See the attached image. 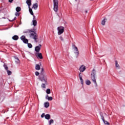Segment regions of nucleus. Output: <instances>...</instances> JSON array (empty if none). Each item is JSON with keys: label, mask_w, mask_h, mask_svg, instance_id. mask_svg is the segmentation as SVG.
<instances>
[{"label": "nucleus", "mask_w": 125, "mask_h": 125, "mask_svg": "<svg viewBox=\"0 0 125 125\" xmlns=\"http://www.w3.org/2000/svg\"><path fill=\"white\" fill-rule=\"evenodd\" d=\"M23 33V34H28V35H29L30 38L34 40L35 42H39V37L36 32L31 29H27L24 31Z\"/></svg>", "instance_id": "obj_1"}, {"label": "nucleus", "mask_w": 125, "mask_h": 125, "mask_svg": "<svg viewBox=\"0 0 125 125\" xmlns=\"http://www.w3.org/2000/svg\"><path fill=\"white\" fill-rule=\"evenodd\" d=\"M39 79L40 81L42 82V83H45V84H47V75L43 71V68H42L41 72L40 73Z\"/></svg>", "instance_id": "obj_2"}, {"label": "nucleus", "mask_w": 125, "mask_h": 125, "mask_svg": "<svg viewBox=\"0 0 125 125\" xmlns=\"http://www.w3.org/2000/svg\"><path fill=\"white\" fill-rule=\"evenodd\" d=\"M95 75H96V71L95 69H93L92 73L91 74V79L92 82L95 85V86H97V83L96 82V79H95Z\"/></svg>", "instance_id": "obj_3"}, {"label": "nucleus", "mask_w": 125, "mask_h": 125, "mask_svg": "<svg viewBox=\"0 0 125 125\" xmlns=\"http://www.w3.org/2000/svg\"><path fill=\"white\" fill-rule=\"evenodd\" d=\"M54 3V11L55 12H57L58 11V0H53Z\"/></svg>", "instance_id": "obj_4"}, {"label": "nucleus", "mask_w": 125, "mask_h": 125, "mask_svg": "<svg viewBox=\"0 0 125 125\" xmlns=\"http://www.w3.org/2000/svg\"><path fill=\"white\" fill-rule=\"evenodd\" d=\"M65 28L63 26H59L57 28V30L58 31V35L59 36H60V35H62L63 33H64V29Z\"/></svg>", "instance_id": "obj_5"}, {"label": "nucleus", "mask_w": 125, "mask_h": 125, "mask_svg": "<svg viewBox=\"0 0 125 125\" xmlns=\"http://www.w3.org/2000/svg\"><path fill=\"white\" fill-rule=\"evenodd\" d=\"M21 40L24 42V43H28L29 42V41L28 39H26V37L24 35L21 37Z\"/></svg>", "instance_id": "obj_6"}, {"label": "nucleus", "mask_w": 125, "mask_h": 125, "mask_svg": "<svg viewBox=\"0 0 125 125\" xmlns=\"http://www.w3.org/2000/svg\"><path fill=\"white\" fill-rule=\"evenodd\" d=\"M86 68L85 67V66L82 65L80 66V67L79 68V71L81 72V73H83L84 71H85V70H86Z\"/></svg>", "instance_id": "obj_7"}, {"label": "nucleus", "mask_w": 125, "mask_h": 125, "mask_svg": "<svg viewBox=\"0 0 125 125\" xmlns=\"http://www.w3.org/2000/svg\"><path fill=\"white\" fill-rule=\"evenodd\" d=\"M42 47V44H39V46H37L35 48V51L37 53H39L40 52V51L41 50V48Z\"/></svg>", "instance_id": "obj_8"}, {"label": "nucleus", "mask_w": 125, "mask_h": 125, "mask_svg": "<svg viewBox=\"0 0 125 125\" xmlns=\"http://www.w3.org/2000/svg\"><path fill=\"white\" fill-rule=\"evenodd\" d=\"M73 49L74 50V53L76 55H79V50L78 49V47L77 46H76V45H73Z\"/></svg>", "instance_id": "obj_9"}, {"label": "nucleus", "mask_w": 125, "mask_h": 125, "mask_svg": "<svg viewBox=\"0 0 125 125\" xmlns=\"http://www.w3.org/2000/svg\"><path fill=\"white\" fill-rule=\"evenodd\" d=\"M107 21V19L106 18H104L101 22V24L103 25V26H105V23Z\"/></svg>", "instance_id": "obj_10"}, {"label": "nucleus", "mask_w": 125, "mask_h": 125, "mask_svg": "<svg viewBox=\"0 0 125 125\" xmlns=\"http://www.w3.org/2000/svg\"><path fill=\"white\" fill-rule=\"evenodd\" d=\"M26 3L28 6V8H30L31 5H32V1L31 0H27Z\"/></svg>", "instance_id": "obj_11"}, {"label": "nucleus", "mask_w": 125, "mask_h": 125, "mask_svg": "<svg viewBox=\"0 0 125 125\" xmlns=\"http://www.w3.org/2000/svg\"><path fill=\"white\" fill-rule=\"evenodd\" d=\"M38 3H35L33 4L32 8H33L34 9H35L36 10L38 9Z\"/></svg>", "instance_id": "obj_12"}, {"label": "nucleus", "mask_w": 125, "mask_h": 125, "mask_svg": "<svg viewBox=\"0 0 125 125\" xmlns=\"http://www.w3.org/2000/svg\"><path fill=\"white\" fill-rule=\"evenodd\" d=\"M45 99H47L49 101H52V99H53L52 97H49V96H48V95H47L45 96Z\"/></svg>", "instance_id": "obj_13"}, {"label": "nucleus", "mask_w": 125, "mask_h": 125, "mask_svg": "<svg viewBox=\"0 0 125 125\" xmlns=\"http://www.w3.org/2000/svg\"><path fill=\"white\" fill-rule=\"evenodd\" d=\"M44 106L45 108H48L49 107V103L48 102L44 103Z\"/></svg>", "instance_id": "obj_14"}, {"label": "nucleus", "mask_w": 125, "mask_h": 125, "mask_svg": "<svg viewBox=\"0 0 125 125\" xmlns=\"http://www.w3.org/2000/svg\"><path fill=\"white\" fill-rule=\"evenodd\" d=\"M36 54L40 59H42V53H37Z\"/></svg>", "instance_id": "obj_15"}, {"label": "nucleus", "mask_w": 125, "mask_h": 125, "mask_svg": "<svg viewBox=\"0 0 125 125\" xmlns=\"http://www.w3.org/2000/svg\"><path fill=\"white\" fill-rule=\"evenodd\" d=\"M35 70H37V71H39L41 70V66H40V64H36L35 66Z\"/></svg>", "instance_id": "obj_16"}, {"label": "nucleus", "mask_w": 125, "mask_h": 125, "mask_svg": "<svg viewBox=\"0 0 125 125\" xmlns=\"http://www.w3.org/2000/svg\"><path fill=\"white\" fill-rule=\"evenodd\" d=\"M14 41H17L19 39V37L17 35H15L12 37Z\"/></svg>", "instance_id": "obj_17"}, {"label": "nucleus", "mask_w": 125, "mask_h": 125, "mask_svg": "<svg viewBox=\"0 0 125 125\" xmlns=\"http://www.w3.org/2000/svg\"><path fill=\"white\" fill-rule=\"evenodd\" d=\"M45 119H46V120H50V115L46 114L45 115Z\"/></svg>", "instance_id": "obj_18"}, {"label": "nucleus", "mask_w": 125, "mask_h": 125, "mask_svg": "<svg viewBox=\"0 0 125 125\" xmlns=\"http://www.w3.org/2000/svg\"><path fill=\"white\" fill-rule=\"evenodd\" d=\"M15 62L17 63V64H20V60H19L18 58H15Z\"/></svg>", "instance_id": "obj_19"}, {"label": "nucleus", "mask_w": 125, "mask_h": 125, "mask_svg": "<svg viewBox=\"0 0 125 125\" xmlns=\"http://www.w3.org/2000/svg\"><path fill=\"white\" fill-rule=\"evenodd\" d=\"M32 23H33V26H34V27L37 26V22L36 20H33Z\"/></svg>", "instance_id": "obj_20"}, {"label": "nucleus", "mask_w": 125, "mask_h": 125, "mask_svg": "<svg viewBox=\"0 0 125 125\" xmlns=\"http://www.w3.org/2000/svg\"><path fill=\"white\" fill-rule=\"evenodd\" d=\"M115 66L116 68H118V69H120V65L118 64V61H115Z\"/></svg>", "instance_id": "obj_21"}, {"label": "nucleus", "mask_w": 125, "mask_h": 125, "mask_svg": "<svg viewBox=\"0 0 125 125\" xmlns=\"http://www.w3.org/2000/svg\"><path fill=\"white\" fill-rule=\"evenodd\" d=\"M28 8H29V11L30 14H31V15H34V12H33V10H32V9L31 8V7Z\"/></svg>", "instance_id": "obj_22"}, {"label": "nucleus", "mask_w": 125, "mask_h": 125, "mask_svg": "<svg viewBox=\"0 0 125 125\" xmlns=\"http://www.w3.org/2000/svg\"><path fill=\"white\" fill-rule=\"evenodd\" d=\"M100 115L101 116V118L102 121H104L105 119H104V116H103V114L102 113V112H100Z\"/></svg>", "instance_id": "obj_23"}, {"label": "nucleus", "mask_w": 125, "mask_h": 125, "mask_svg": "<svg viewBox=\"0 0 125 125\" xmlns=\"http://www.w3.org/2000/svg\"><path fill=\"white\" fill-rule=\"evenodd\" d=\"M16 10L17 12H19L20 11H21V8L20 7H17L16 8Z\"/></svg>", "instance_id": "obj_24"}, {"label": "nucleus", "mask_w": 125, "mask_h": 125, "mask_svg": "<svg viewBox=\"0 0 125 125\" xmlns=\"http://www.w3.org/2000/svg\"><path fill=\"white\" fill-rule=\"evenodd\" d=\"M85 83L87 84V85H89V84L91 83V82H90V81L89 80H87L85 81Z\"/></svg>", "instance_id": "obj_25"}, {"label": "nucleus", "mask_w": 125, "mask_h": 125, "mask_svg": "<svg viewBox=\"0 0 125 125\" xmlns=\"http://www.w3.org/2000/svg\"><path fill=\"white\" fill-rule=\"evenodd\" d=\"M47 94H50V89H47L46 90Z\"/></svg>", "instance_id": "obj_26"}, {"label": "nucleus", "mask_w": 125, "mask_h": 125, "mask_svg": "<svg viewBox=\"0 0 125 125\" xmlns=\"http://www.w3.org/2000/svg\"><path fill=\"white\" fill-rule=\"evenodd\" d=\"M80 80L81 81V84H83V77H80Z\"/></svg>", "instance_id": "obj_27"}, {"label": "nucleus", "mask_w": 125, "mask_h": 125, "mask_svg": "<svg viewBox=\"0 0 125 125\" xmlns=\"http://www.w3.org/2000/svg\"><path fill=\"white\" fill-rule=\"evenodd\" d=\"M28 47H29V48H32V47H33V45H32V44L28 43Z\"/></svg>", "instance_id": "obj_28"}, {"label": "nucleus", "mask_w": 125, "mask_h": 125, "mask_svg": "<svg viewBox=\"0 0 125 125\" xmlns=\"http://www.w3.org/2000/svg\"><path fill=\"white\" fill-rule=\"evenodd\" d=\"M7 74L8 75V76H10V75H11V74L12 73V72H11V71H9V70H7Z\"/></svg>", "instance_id": "obj_29"}, {"label": "nucleus", "mask_w": 125, "mask_h": 125, "mask_svg": "<svg viewBox=\"0 0 125 125\" xmlns=\"http://www.w3.org/2000/svg\"><path fill=\"white\" fill-rule=\"evenodd\" d=\"M53 123H54V121H53V119H51L49 121V125H51V124H53Z\"/></svg>", "instance_id": "obj_30"}, {"label": "nucleus", "mask_w": 125, "mask_h": 125, "mask_svg": "<svg viewBox=\"0 0 125 125\" xmlns=\"http://www.w3.org/2000/svg\"><path fill=\"white\" fill-rule=\"evenodd\" d=\"M60 40H61V41H62V42H64V38H63V37H62V36L60 37Z\"/></svg>", "instance_id": "obj_31"}, {"label": "nucleus", "mask_w": 125, "mask_h": 125, "mask_svg": "<svg viewBox=\"0 0 125 125\" xmlns=\"http://www.w3.org/2000/svg\"><path fill=\"white\" fill-rule=\"evenodd\" d=\"M42 87V88H45V84L44 83H42L41 85Z\"/></svg>", "instance_id": "obj_32"}, {"label": "nucleus", "mask_w": 125, "mask_h": 125, "mask_svg": "<svg viewBox=\"0 0 125 125\" xmlns=\"http://www.w3.org/2000/svg\"><path fill=\"white\" fill-rule=\"evenodd\" d=\"M4 67L5 68V69L6 71L8 70V67L6 66V65L4 64Z\"/></svg>", "instance_id": "obj_33"}, {"label": "nucleus", "mask_w": 125, "mask_h": 125, "mask_svg": "<svg viewBox=\"0 0 125 125\" xmlns=\"http://www.w3.org/2000/svg\"><path fill=\"white\" fill-rule=\"evenodd\" d=\"M104 124H105V125H109V123L105 120H104V121H103Z\"/></svg>", "instance_id": "obj_34"}, {"label": "nucleus", "mask_w": 125, "mask_h": 125, "mask_svg": "<svg viewBox=\"0 0 125 125\" xmlns=\"http://www.w3.org/2000/svg\"><path fill=\"white\" fill-rule=\"evenodd\" d=\"M44 117H45V114L42 113L41 115V118H44Z\"/></svg>", "instance_id": "obj_35"}, {"label": "nucleus", "mask_w": 125, "mask_h": 125, "mask_svg": "<svg viewBox=\"0 0 125 125\" xmlns=\"http://www.w3.org/2000/svg\"><path fill=\"white\" fill-rule=\"evenodd\" d=\"M15 15H16V16H19V15H20V14H19V13H18V12H16L15 13Z\"/></svg>", "instance_id": "obj_36"}, {"label": "nucleus", "mask_w": 125, "mask_h": 125, "mask_svg": "<svg viewBox=\"0 0 125 125\" xmlns=\"http://www.w3.org/2000/svg\"><path fill=\"white\" fill-rule=\"evenodd\" d=\"M35 75H36V76H39V75H40V73H39V72H38V71H36L35 72Z\"/></svg>", "instance_id": "obj_37"}, {"label": "nucleus", "mask_w": 125, "mask_h": 125, "mask_svg": "<svg viewBox=\"0 0 125 125\" xmlns=\"http://www.w3.org/2000/svg\"><path fill=\"white\" fill-rule=\"evenodd\" d=\"M33 20H36V17L35 16V15H33Z\"/></svg>", "instance_id": "obj_38"}, {"label": "nucleus", "mask_w": 125, "mask_h": 125, "mask_svg": "<svg viewBox=\"0 0 125 125\" xmlns=\"http://www.w3.org/2000/svg\"><path fill=\"white\" fill-rule=\"evenodd\" d=\"M81 73L79 74V78H80V79H81V78H83V77H82L81 76Z\"/></svg>", "instance_id": "obj_39"}, {"label": "nucleus", "mask_w": 125, "mask_h": 125, "mask_svg": "<svg viewBox=\"0 0 125 125\" xmlns=\"http://www.w3.org/2000/svg\"><path fill=\"white\" fill-rule=\"evenodd\" d=\"M16 19H17V18L15 17L14 19L13 20L11 21H14V20H16Z\"/></svg>", "instance_id": "obj_40"}, {"label": "nucleus", "mask_w": 125, "mask_h": 125, "mask_svg": "<svg viewBox=\"0 0 125 125\" xmlns=\"http://www.w3.org/2000/svg\"><path fill=\"white\" fill-rule=\"evenodd\" d=\"M13 0H9V2H12Z\"/></svg>", "instance_id": "obj_41"}, {"label": "nucleus", "mask_w": 125, "mask_h": 125, "mask_svg": "<svg viewBox=\"0 0 125 125\" xmlns=\"http://www.w3.org/2000/svg\"><path fill=\"white\" fill-rule=\"evenodd\" d=\"M85 13H87V10H85Z\"/></svg>", "instance_id": "obj_42"}]
</instances>
